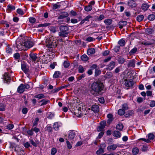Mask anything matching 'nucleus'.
I'll list each match as a JSON object with an SVG mask.
<instances>
[{"label":"nucleus","mask_w":155,"mask_h":155,"mask_svg":"<svg viewBox=\"0 0 155 155\" xmlns=\"http://www.w3.org/2000/svg\"><path fill=\"white\" fill-rule=\"evenodd\" d=\"M46 130L48 132H51L52 131V128L51 127L49 126H47L46 127Z\"/></svg>","instance_id":"48"},{"label":"nucleus","mask_w":155,"mask_h":155,"mask_svg":"<svg viewBox=\"0 0 155 155\" xmlns=\"http://www.w3.org/2000/svg\"><path fill=\"white\" fill-rule=\"evenodd\" d=\"M120 49V47L119 46H116L114 48V51L115 52L117 53L119 52Z\"/></svg>","instance_id":"61"},{"label":"nucleus","mask_w":155,"mask_h":155,"mask_svg":"<svg viewBox=\"0 0 155 155\" xmlns=\"http://www.w3.org/2000/svg\"><path fill=\"white\" fill-rule=\"evenodd\" d=\"M81 59L83 61H87L88 60V58L86 54H83L81 57Z\"/></svg>","instance_id":"33"},{"label":"nucleus","mask_w":155,"mask_h":155,"mask_svg":"<svg viewBox=\"0 0 155 155\" xmlns=\"http://www.w3.org/2000/svg\"><path fill=\"white\" fill-rule=\"evenodd\" d=\"M141 44L144 45H149L153 44V43L151 42L143 41L141 42Z\"/></svg>","instance_id":"38"},{"label":"nucleus","mask_w":155,"mask_h":155,"mask_svg":"<svg viewBox=\"0 0 155 155\" xmlns=\"http://www.w3.org/2000/svg\"><path fill=\"white\" fill-rule=\"evenodd\" d=\"M66 143L68 148L69 149H71L72 147L71 145L70 144L68 140L67 141Z\"/></svg>","instance_id":"63"},{"label":"nucleus","mask_w":155,"mask_h":155,"mask_svg":"<svg viewBox=\"0 0 155 155\" xmlns=\"http://www.w3.org/2000/svg\"><path fill=\"white\" fill-rule=\"evenodd\" d=\"M54 129L55 130H58L59 126L58 122L55 123L53 126Z\"/></svg>","instance_id":"43"},{"label":"nucleus","mask_w":155,"mask_h":155,"mask_svg":"<svg viewBox=\"0 0 155 155\" xmlns=\"http://www.w3.org/2000/svg\"><path fill=\"white\" fill-rule=\"evenodd\" d=\"M148 137L149 140H153L154 138V136L153 134L150 133L148 134Z\"/></svg>","instance_id":"47"},{"label":"nucleus","mask_w":155,"mask_h":155,"mask_svg":"<svg viewBox=\"0 0 155 155\" xmlns=\"http://www.w3.org/2000/svg\"><path fill=\"white\" fill-rule=\"evenodd\" d=\"M134 114V111L133 110H129L127 114L125 115V117H129L130 116H132Z\"/></svg>","instance_id":"29"},{"label":"nucleus","mask_w":155,"mask_h":155,"mask_svg":"<svg viewBox=\"0 0 155 155\" xmlns=\"http://www.w3.org/2000/svg\"><path fill=\"white\" fill-rule=\"evenodd\" d=\"M7 128L9 130L12 129L14 127L13 124H8L6 126Z\"/></svg>","instance_id":"53"},{"label":"nucleus","mask_w":155,"mask_h":155,"mask_svg":"<svg viewBox=\"0 0 155 155\" xmlns=\"http://www.w3.org/2000/svg\"><path fill=\"white\" fill-rule=\"evenodd\" d=\"M61 89V88L58 87L55 88L52 91V93H56L58 91L60 90Z\"/></svg>","instance_id":"54"},{"label":"nucleus","mask_w":155,"mask_h":155,"mask_svg":"<svg viewBox=\"0 0 155 155\" xmlns=\"http://www.w3.org/2000/svg\"><path fill=\"white\" fill-rule=\"evenodd\" d=\"M6 53L9 54H11L12 53V49L9 46H7L6 48Z\"/></svg>","instance_id":"28"},{"label":"nucleus","mask_w":155,"mask_h":155,"mask_svg":"<svg viewBox=\"0 0 155 155\" xmlns=\"http://www.w3.org/2000/svg\"><path fill=\"white\" fill-rule=\"evenodd\" d=\"M128 5L129 6L132 8L135 7L136 5L134 0H129L128 2Z\"/></svg>","instance_id":"20"},{"label":"nucleus","mask_w":155,"mask_h":155,"mask_svg":"<svg viewBox=\"0 0 155 155\" xmlns=\"http://www.w3.org/2000/svg\"><path fill=\"white\" fill-rule=\"evenodd\" d=\"M39 119L38 118H35L33 124V126H36L38 124V122L39 121Z\"/></svg>","instance_id":"51"},{"label":"nucleus","mask_w":155,"mask_h":155,"mask_svg":"<svg viewBox=\"0 0 155 155\" xmlns=\"http://www.w3.org/2000/svg\"><path fill=\"white\" fill-rule=\"evenodd\" d=\"M134 84V82L132 79H126L125 80V86L128 87H132Z\"/></svg>","instance_id":"6"},{"label":"nucleus","mask_w":155,"mask_h":155,"mask_svg":"<svg viewBox=\"0 0 155 155\" xmlns=\"http://www.w3.org/2000/svg\"><path fill=\"white\" fill-rule=\"evenodd\" d=\"M69 15L68 13L67 12H63L61 13L58 17V19H61L68 17Z\"/></svg>","instance_id":"9"},{"label":"nucleus","mask_w":155,"mask_h":155,"mask_svg":"<svg viewBox=\"0 0 155 155\" xmlns=\"http://www.w3.org/2000/svg\"><path fill=\"white\" fill-rule=\"evenodd\" d=\"M23 85L24 84H21L18 87L17 89V91L18 93H22L24 92L25 91V88Z\"/></svg>","instance_id":"11"},{"label":"nucleus","mask_w":155,"mask_h":155,"mask_svg":"<svg viewBox=\"0 0 155 155\" xmlns=\"http://www.w3.org/2000/svg\"><path fill=\"white\" fill-rule=\"evenodd\" d=\"M145 31L147 34L150 35L153 32L154 30L153 28H149L146 29Z\"/></svg>","instance_id":"22"},{"label":"nucleus","mask_w":155,"mask_h":155,"mask_svg":"<svg viewBox=\"0 0 155 155\" xmlns=\"http://www.w3.org/2000/svg\"><path fill=\"white\" fill-rule=\"evenodd\" d=\"M104 152V150L102 148H100L99 149L96 151V153L97 155H99L103 153Z\"/></svg>","instance_id":"32"},{"label":"nucleus","mask_w":155,"mask_h":155,"mask_svg":"<svg viewBox=\"0 0 155 155\" xmlns=\"http://www.w3.org/2000/svg\"><path fill=\"white\" fill-rule=\"evenodd\" d=\"M17 13L20 15H22L24 14V12L21 9L18 8L17 10Z\"/></svg>","instance_id":"52"},{"label":"nucleus","mask_w":155,"mask_h":155,"mask_svg":"<svg viewBox=\"0 0 155 155\" xmlns=\"http://www.w3.org/2000/svg\"><path fill=\"white\" fill-rule=\"evenodd\" d=\"M24 45L25 47L28 48H30L33 45V43L29 41H25L24 40Z\"/></svg>","instance_id":"8"},{"label":"nucleus","mask_w":155,"mask_h":155,"mask_svg":"<svg viewBox=\"0 0 155 155\" xmlns=\"http://www.w3.org/2000/svg\"><path fill=\"white\" fill-rule=\"evenodd\" d=\"M127 24V22L126 21H120L118 23L119 27L120 28H122L123 27L125 26Z\"/></svg>","instance_id":"12"},{"label":"nucleus","mask_w":155,"mask_h":155,"mask_svg":"<svg viewBox=\"0 0 155 155\" xmlns=\"http://www.w3.org/2000/svg\"><path fill=\"white\" fill-rule=\"evenodd\" d=\"M112 20L110 19H107L105 20L104 21L105 24L107 25H110L112 23Z\"/></svg>","instance_id":"23"},{"label":"nucleus","mask_w":155,"mask_h":155,"mask_svg":"<svg viewBox=\"0 0 155 155\" xmlns=\"http://www.w3.org/2000/svg\"><path fill=\"white\" fill-rule=\"evenodd\" d=\"M14 57L16 59H18L20 58V55L19 53H16L14 54Z\"/></svg>","instance_id":"57"},{"label":"nucleus","mask_w":155,"mask_h":155,"mask_svg":"<svg viewBox=\"0 0 155 155\" xmlns=\"http://www.w3.org/2000/svg\"><path fill=\"white\" fill-rule=\"evenodd\" d=\"M85 70V69L81 65H79L78 67V71L80 73H83Z\"/></svg>","instance_id":"46"},{"label":"nucleus","mask_w":155,"mask_h":155,"mask_svg":"<svg viewBox=\"0 0 155 155\" xmlns=\"http://www.w3.org/2000/svg\"><path fill=\"white\" fill-rule=\"evenodd\" d=\"M135 66V60L133 59L130 60L128 64V67H134Z\"/></svg>","instance_id":"18"},{"label":"nucleus","mask_w":155,"mask_h":155,"mask_svg":"<svg viewBox=\"0 0 155 155\" xmlns=\"http://www.w3.org/2000/svg\"><path fill=\"white\" fill-rule=\"evenodd\" d=\"M48 102V101L43 99L40 101L39 103L40 104V106H42L44 105H46Z\"/></svg>","instance_id":"24"},{"label":"nucleus","mask_w":155,"mask_h":155,"mask_svg":"<svg viewBox=\"0 0 155 155\" xmlns=\"http://www.w3.org/2000/svg\"><path fill=\"white\" fill-rule=\"evenodd\" d=\"M104 16L103 15H101L99 17L97 18L98 21H101L104 19Z\"/></svg>","instance_id":"62"},{"label":"nucleus","mask_w":155,"mask_h":155,"mask_svg":"<svg viewBox=\"0 0 155 155\" xmlns=\"http://www.w3.org/2000/svg\"><path fill=\"white\" fill-rule=\"evenodd\" d=\"M35 97L36 98H38L39 99L44 98L45 97L44 95L42 94H39L35 96Z\"/></svg>","instance_id":"40"},{"label":"nucleus","mask_w":155,"mask_h":155,"mask_svg":"<svg viewBox=\"0 0 155 155\" xmlns=\"http://www.w3.org/2000/svg\"><path fill=\"white\" fill-rule=\"evenodd\" d=\"M115 63L114 61H111V62L110 64H109L108 66V67L107 68L109 70H112L114 67H115Z\"/></svg>","instance_id":"19"},{"label":"nucleus","mask_w":155,"mask_h":155,"mask_svg":"<svg viewBox=\"0 0 155 155\" xmlns=\"http://www.w3.org/2000/svg\"><path fill=\"white\" fill-rule=\"evenodd\" d=\"M59 2H58L56 4H54L53 5L52 9L54 10L60 8L61 5H58Z\"/></svg>","instance_id":"37"},{"label":"nucleus","mask_w":155,"mask_h":155,"mask_svg":"<svg viewBox=\"0 0 155 155\" xmlns=\"http://www.w3.org/2000/svg\"><path fill=\"white\" fill-rule=\"evenodd\" d=\"M92 18V16L91 15H88L87 16L81 21L80 23V24L82 25L86 21H89L90 19Z\"/></svg>","instance_id":"14"},{"label":"nucleus","mask_w":155,"mask_h":155,"mask_svg":"<svg viewBox=\"0 0 155 155\" xmlns=\"http://www.w3.org/2000/svg\"><path fill=\"white\" fill-rule=\"evenodd\" d=\"M143 18L144 16L143 15H139L137 17V20L138 21L140 22L142 21Z\"/></svg>","instance_id":"39"},{"label":"nucleus","mask_w":155,"mask_h":155,"mask_svg":"<svg viewBox=\"0 0 155 155\" xmlns=\"http://www.w3.org/2000/svg\"><path fill=\"white\" fill-rule=\"evenodd\" d=\"M124 127L123 124L121 123H119L116 126V129L117 130L121 131L122 130Z\"/></svg>","instance_id":"25"},{"label":"nucleus","mask_w":155,"mask_h":155,"mask_svg":"<svg viewBox=\"0 0 155 155\" xmlns=\"http://www.w3.org/2000/svg\"><path fill=\"white\" fill-rule=\"evenodd\" d=\"M46 46L48 48L47 49L49 51L54 52L55 48L57 45V44L55 40H54L52 36L47 38L46 40Z\"/></svg>","instance_id":"2"},{"label":"nucleus","mask_w":155,"mask_h":155,"mask_svg":"<svg viewBox=\"0 0 155 155\" xmlns=\"http://www.w3.org/2000/svg\"><path fill=\"white\" fill-rule=\"evenodd\" d=\"M91 92L94 95H98L103 90L104 85L100 82H94L91 85Z\"/></svg>","instance_id":"1"},{"label":"nucleus","mask_w":155,"mask_h":155,"mask_svg":"<svg viewBox=\"0 0 155 155\" xmlns=\"http://www.w3.org/2000/svg\"><path fill=\"white\" fill-rule=\"evenodd\" d=\"M70 65V63L69 61H64L63 63V66L64 68H68Z\"/></svg>","instance_id":"41"},{"label":"nucleus","mask_w":155,"mask_h":155,"mask_svg":"<svg viewBox=\"0 0 155 155\" xmlns=\"http://www.w3.org/2000/svg\"><path fill=\"white\" fill-rule=\"evenodd\" d=\"M99 107L98 105H93L91 107V110L94 112H97L99 111Z\"/></svg>","instance_id":"21"},{"label":"nucleus","mask_w":155,"mask_h":155,"mask_svg":"<svg viewBox=\"0 0 155 155\" xmlns=\"http://www.w3.org/2000/svg\"><path fill=\"white\" fill-rule=\"evenodd\" d=\"M22 112L24 114H26L28 112V109L26 107L23 108L22 110Z\"/></svg>","instance_id":"64"},{"label":"nucleus","mask_w":155,"mask_h":155,"mask_svg":"<svg viewBox=\"0 0 155 155\" xmlns=\"http://www.w3.org/2000/svg\"><path fill=\"white\" fill-rule=\"evenodd\" d=\"M50 30L51 32L54 33H55L57 31L56 28L54 27H51Z\"/></svg>","instance_id":"58"},{"label":"nucleus","mask_w":155,"mask_h":155,"mask_svg":"<svg viewBox=\"0 0 155 155\" xmlns=\"http://www.w3.org/2000/svg\"><path fill=\"white\" fill-rule=\"evenodd\" d=\"M125 112V111L122 108L119 109L118 111V113L120 115H123Z\"/></svg>","instance_id":"42"},{"label":"nucleus","mask_w":155,"mask_h":155,"mask_svg":"<svg viewBox=\"0 0 155 155\" xmlns=\"http://www.w3.org/2000/svg\"><path fill=\"white\" fill-rule=\"evenodd\" d=\"M137 48L136 47H134L129 52V54L131 55L133 54L137 51Z\"/></svg>","instance_id":"36"},{"label":"nucleus","mask_w":155,"mask_h":155,"mask_svg":"<svg viewBox=\"0 0 155 155\" xmlns=\"http://www.w3.org/2000/svg\"><path fill=\"white\" fill-rule=\"evenodd\" d=\"M81 107H79L78 110V115H76V116L78 117H81L82 116V114L81 112Z\"/></svg>","instance_id":"59"},{"label":"nucleus","mask_w":155,"mask_h":155,"mask_svg":"<svg viewBox=\"0 0 155 155\" xmlns=\"http://www.w3.org/2000/svg\"><path fill=\"white\" fill-rule=\"evenodd\" d=\"M75 136V132L72 130L68 134L69 139L72 140L73 139Z\"/></svg>","instance_id":"16"},{"label":"nucleus","mask_w":155,"mask_h":155,"mask_svg":"<svg viewBox=\"0 0 155 155\" xmlns=\"http://www.w3.org/2000/svg\"><path fill=\"white\" fill-rule=\"evenodd\" d=\"M29 57L30 59L31 60L33 61H35L37 60L38 58L36 56V54L34 53H31L29 54Z\"/></svg>","instance_id":"13"},{"label":"nucleus","mask_w":155,"mask_h":155,"mask_svg":"<svg viewBox=\"0 0 155 155\" xmlns=\"http://www.w3.org/2000/svg\"><path fill=\"white\" fill-rule=\"evenodd\" d=\"M60 31L58 35L62 38L67 37L69 34V28L66 25H61L59 27Z\"/></svg>","instance_id":"3"},{"label":"nucleus","mask_w":155,"mask_h":155,"mask_svg":"<svg viewBox=\"0 0 155 155\" xmlns=\"http://www.w3.org/2000/svg\"><path fill=\"white\" fill-rule=\"evenodd\" d=\"M149 7V5L148 4L144 3L142 6V9L146 11L147 10L148 8Z\"/></svg>","instance_id":"26"},{"label":"nucleus","mask_w":155,"mask_h":155,"mask_svg":"<svg viewBox=\"0 0 155 155\" xmlns=\"http://www.w3.org/2000/svg\"><path fill=\"white\" fill-rule=\"evenodd\" d=\"M57 151L56 149L55 148H53L51 149V154L52 155H54L57 152Z\"/></svg>","instance_id":"49"},{"label":"nucleus","mask_w":155,"mask_h":155,"mask_svg":"<svg viewBox=\"0 0 155 155\" xmlns=\"http://www.w3.org/2000/svg\"><path fill=\"white\" fill-rule=\"evenodd\" d=\"M139 151V149L137 147L134 148L132 150V153L133 155H136L138 153Z\"/></svg>","instance_id":"31"},{"label":"nucleus","mask_w":155,"mask_h":155,"mask_svg":"<svg viewBox=\"0 0 155 155\" xmlns=\"http://www.w3.org/2000/svg\"><path fill=\"white\" fill-rule=\"evenodd\" d=\"M155 18V15L153 14L150 15L148 16V19L150 21H153Z\"/></svg>","instance_id":"44"},{"label":"nucleus","mask_w":155,"mask_h":155,"mask_svg":"<svg viewBox=\"0 0 155 155\" xmlns=\"http://www.w3.org/2000/svg\"><path fill=\"white\" fill-rule=\"evenodd\" d=\"M50 24L49 23H45L44 24H40L38 25L39 27H45L48 26Z\"/></svg>","instance_id":"55"},{"label":"nucleus","mask_w":155,"mask_h":155,"mask_svg":"<svg viewBox=\"0 0 155 155\" xmlns=\"http://www.w3.org/2000/svg\"><path fill=\"white\" fill-rule=\"evenodd\" d=\"M122 109L124 110L125 111L127 110L129 108V107L127 104L126 103H124L122 104Z\"/></svg>","instance_id":"45"},{"label":"nucleus","mask_w":155,"mask_h":155,"mask_svg":"<svg viewBox=\"0 0 155 155\" xmlns=\"http://www.w3.org/2000/svg\"><path fill=\"white\" fill-rule=\"evenodd\" d=\"M113 136L115 137L119 138L121 136V134L119 131L117 130H114L113 133Z\"/></svg>","instance_id":"15"},{"label":"nucleus","mask_w":155,"mask_h":155,"mask_svg":"<svg viewBox=\"0 0 155 155\" xmlns=\"http://www.w3.org/2000/svg\"><path fill=\"white\" fill-rule=\"evenodd\" d=\"M21 68L23 72L25 74H28L29 70L28 67L27 66L26 64L25 63H22L21 64Z\"/></svg>","instance_id":"7"},{"label":"nucleus","mask_w":155,"mask_h":155,"mask_svg":"<svg viewBox=\"0 0 155 155\" xmlns=\"http://www.w3.org/2000/svg\"><path fill=\"white\" fill-rule=\"evenodd\" d=\"M117 61L119 63L122 64L124 63L125 59L123 58L120 57L118 58Z\"/></svg>","instance_id":"30"},{"label":"nucleus","mask_w":155,"mask_h":155,"mask_svg":"<svg viewBox=\"0 0 155 155\" xmlns=\"http://www.w3.org/2000/svg\"><path fill=\"white\" fill-rule=\"evenodd\" d=\"M61 73L59 71H56L53 75L54 78H56L59 77L61 75Z\"/></svg>","instance_id":"27"},{"label":"nucleus","mask_w":155,"mask_h":155,"mask_svg":"<svg viewBox=\"0 0 155 155\" xmlns=\"http://www.w3.org/2000/svg\"><path fill=\"white\" fill-rule=\"evenodd\" d=\"M8 8L11 10H13L15 9V6L13 5H8Z\"/></svg>","instance_id":"60"},{"label":"nucleus","mask_w":155,"mask_h":155,"mask_svg":"<svg viewBox=\"0 0 155 155\" xmlns=\"http://www.w3.org/2000/svg\"><path fill=\"white\" fill-rule=\"evenodd\" d=\"M118 147V145L116 144H113L109 145L107 147V149L108 151H110L111 150H114Z\"/></svg>","instance_id":"10"},{"label":"nucleus","mask_w":155,"mask_h":155,"mask_svg":"<svg viewBox=\"0 0 155 155\" xmlns=\"http://www.w3.org/2000/svg\"><path fill=\"white\" fill-rule=\"evenodd\" d=\"M150 106L151 107H153L155 106V101L152 100L150 104Z\"/></svg>","instance_id":"56"},{"label":"nucleus","mask_w":155,"mask_h":155,"mask_svg":"<svg viewBox=\"0 0 155 155\" xmlns=\"http://www.w3.org/2000/svg\"><path fill=\"white\" fill-rule=\"evenodd\" d=\"M92 8V7L91 5H88L87 6H86L84 8V10L87 12H89L91 11Z\"/></svg>","instance_id":"34"},{"label":"nucleus","mask_w":155,"mask_h":155,"mask_svg":"<svg viewBox=\"0 0 155 155\" xmlns=\"http://www.w3.org/2000/svg\"><path fill=\"white\" fill-rule=\"evenodd\" d=\"M19 41V39H17L16 41V47L20 51H22L24 50L25 46L24 45V41Z\"/></svg>","instance_id":"4"},{"label":"nucleus","mask_w":155,"mask_h":155,"mask_svg":"<svg viewBox=\"0 0 155 155\" xmlns=\"http://www.w3.org/2000/svg\"><path fill=\"white\" fill-rule=\"evenodd\" d=\"M29 21L30 23H34L35 22L36 19L34 18L31 17L29 18Z\"/></svg>","instance_id":"50"},{"label":"nucleus","mask_w":155,"mask_h":155,"mask_svg":"<svg viewBox=\"0 0 155 155\" xmlns=\"http://www.w3.org/2000/svg\"><path fill=\"white\" fill-rule=\"evenodd\" d=\"M3 79L4 83L8 84L11 81V76L8 73H5L3 76Z\"/></svg>","instance_id":"5"},{"label":"nucleus","mask_w":155,"mask_h":155,"mask_svg":"<svg viewBox=\"0 0 155 155\" xmlns=\"http://www.w3.org/2000/svg\"><path fill=\"white\" fill-rule=\"evenodd\" d=\"M95 52V49L93 48H90L88 49L87 51V53L89 55H91L94 54Z\"/></svg>","instance_id":"17"},{"label":"nucleus","mask_w":155,"mask_h":155,"mask_svg":"<svg viewBox=\"0 0 155 155\" xmlns=\"http://www.w3.org/2000/svg\"><path fill=\"white\" fill-rule=\"evenodd\" d=\"M118 44L120 46H123L125 44V41L123 39H120L119 41Z\"/></svg>","instance_id":"35"}]
</instances>
